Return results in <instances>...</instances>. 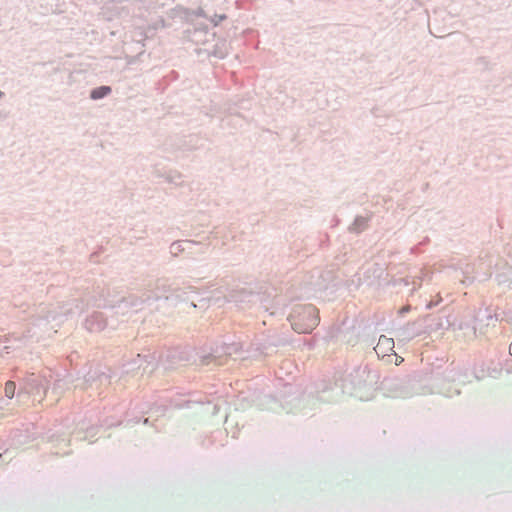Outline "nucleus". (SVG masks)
<instances>
[{
	"label": "nucleus",
	"instance_id": "nucleus-13",
	"mask_svg": "<svg viewBox=\"0 0 512 512\" xmlns=\"http://www.w3.org/2000/svg\"><path fill=\"white\" fill-rule=\"evenodd\" d=\"M367 226V219L362 216H358L350 226V231L359 233L364 230Z\"/></svg>",
	"mask_w": 512,
	"mask_h": 512
},
{
	"label": "nucleus",
	"instance_id": "nucleus-4",
	"mask_svg": "<svg viewBox=\"0 0 512 512\" xmlns=\"http://www.w3.org/2000/svg\"><path fill=\"white\" fill-rule=\"evenodd\" d=\"M85 328L90 332H100L107 326V320L101 312H93L85 320Z\"/></svg>",
	"mask_w": 512,
	"mask_h": 512
},
{
	"label": "nucleus",
	"instance_id": "nucleus-22",
	"mask_svg": "<svg viewBox=\"0 0 512 512\" xmlns=\"http://www.w3.org/2000/svg\"><path fill=\"white\" fill-rule=\"evenodd\" d=\"M409 310H410V306H409V305H407V306L402 307V308L399 310V313H400V314H404V313L408 312Z\"/></svg>",
	"mask_w": 512,
	"mask_h": 512
},
{
	"label": "nucleus",
	"instance_id": "nucleus-21",
	"mask_svg": "<svg viewBox=\"0 0 512 512\" xmlns=\"http://www.w3.org/2000/svg\"><path fill=\"white\" fill-rule=\"evenodd\" d=\"M98 381L100 382V384L108 382V377L105 374H101L98 376Z\"/></svg>",
	"mask_w": 512,
	"mask_h": 512
},
{
	"label": "nucleus",
	"instance_id": "nucleus-12",
	"mask_svg": "<svg viewBox=\"0 0 512 512\" xmlns=\"http://www.w3.org/2000/svg\"><path fill=\"white\" fill-rule=\"evenodd\" d=\"M111 93V87L109 86H100L93 89L90 93V98L93 100H99Z\"/></svg>",
	"mask_w": 512,
	"mask_h": 512
},
{
	"label": "nucleus",
	"instance_id": "nucleus-10",
	"mask_svg": "<svg viewBox=\"0 0 512 512\" xmlns=\"http://www.w3.org/2000/svg\"><path fill=\"white\" fill-rule=\"evenodd\" d=\"M203 51L208 56L212 55L214 57L222 59V58H224L228 54V47H227L226 42L224 40H221V41H218L217 44H215L213 49H209L207 47H204Z\"/></svg>",
	"mask_w": 512,
	"mask_h": 512
},
{
	"label": "nucleus",
	"instance_id": "nucleus-24",
	"mask_svg": "<svg viewBox=\"0 0 512 512\" xmlns=\"http://www.w3.org/2000/svg\"><path fill=\"white\" fill-rule=\"evenodd\" d=\"M413 336L407 335L404 337V339H411Z\"/></svg>",
	"mask_w": 512,
	"mask_h": 512
},
{
	"label": "nucleus",
	"instance_id": "nucleus-9",
	"mask_svg": "<svg viewBox=\"0 0 512 512\" xmlns=\"http://www.w3.org/2000/svg\"><path fill=\"white\" fill-rule=\"evenodd\" d=\"M26 382L27 385L31 387L32 390H35L37 393H39L40 390H42L43 393L45 394L47 391L48 381L45 377H39L32 374L27 378Z\"/></svg>",
	"mask_w": 512,
	"mask_h": 512
},
{
	"label": "nucleus",
	"instance_id": "nucleus-11",
	"mask_svg": "<svg viewBox=\"0 0 512 512\" xmlns=\"http://www.w3.org/2000/svg\"><path fill=\"white\" fill-rule=\"evenodd\" d=\"M83 310H84V305H83L82 301L75 299L65 306L63 314L66 316L79 315L83 312Z\"/></svg>",
	"mask_w": 512,
	"mask_h": 512
},
{
	"label": "nucleus",
	"instance_id": "nucleus-19",
	"mask_svg": "<svg viewBox=\"0 0 512 512\" xmlns=\"http://www.w3.org/2000/svg\"><path fill=\"white\" fill-rule=\"evenodd\" d=\"M194 15H195V16H198V17H206V13H205V11H204L202 8H198V9L194 12Z\"/></svg>",
	"mask_w": 512,
	"mask_h": 512
},
{
	"label": "nucleus",
	"instance_id": "nucleus-7",
	"mask_svg": "<svg viewBox=\"0 0 512 512\" xmlns=\"http://www.w3.org/2000/svg\"><path fill=\"white\" fill-rule=\"evenodd\" d=\"M393 349L394 340L385 335L380 336L377 345L374 347L376 354L382 357L386 356L388 352L393 351Z\"/></svg>",
	"mask_w": 512,
	"mask_h": 512
},
{
	"label": "nucleus",
	"instance_id": "nucleus-14",
	"mask_svg": "<svg viewBox=\"0 0 512 512\" xmlns=\"http://www.w3.org/2000/svg\"><path fill=\"white\" fill-rule=\"evenodd\" d=\"M5 396L9 399H12L15 395L16 384L13 381H7L5 383Z\"/></svg>",
	"mask_w": 512,
	"mask_h": 512
},
{
	"label": "nucleus",
	"instance_id": "nucleus-23",
	"mask_svg": "<svg viewBox=\"0 0 512 512\" xmlns=\"http://www.w3.org/2000/svg\"><path fill=\"white\" fill-rule=\"evenodd\" d=\"M59 388H61V381H57V383L54 385L53 387V391H56L58 390Z\"/></svg>",
	"mask_w": 512,
	"mask_h": 512
},
{
	"label": "nucleus",
	"instance_id": "nucleus-17",
	"mask_svg": "<svg viewBox=\"0 0 512 512\" xmlns=\"http://www.w3.org/2000/svg\"><path fill=\"white\" fill-rule=\"evenodd\" d=\"M227 18V16L225 14H221V15H215L214 17H212L210 19V21L215 25L217 26L220 22H222L223 20H225Z\"/></svg>",
	"mask_w": 512,
	"mask_h": 512
},
{
	"label": "nucleus",
	"instance_id": "nucleus-25",
	"mask_svg": "<svg viewBox=\"0 0 512 512\" xmlns=\"http://www.w3.org/2000/svg\"><path fill=\"white\" fill-rule=\"evenodd\" d=\"M10 348H11L10 346H4V347H3V349H5V350H7V351H8Z\"/></svg>",
	"mask_w": 512,
	"mask_h": 512
},
{
	"label": "nucleus",
	"instance_id": "nucleus-16",
	"mask_svg": "<svg viewBox=\"0 0 512 512\" xmlns=\"http://www.w3.org/2000/svg\"><path fill=\"white\" fill-rule=\"evenodd\" d=\"M400 283H403L404 285H409V284H413L414 287L412 289V291H414L416 289V277H412V278H401L399 280Z\"/></svg>",
	"mask_w": 512,
	"mask_h": 512
},
{
	"label": "nucleus",
	"instance_id": "nucleus-5",
	"mask_svg": "<svg viewBox=\"0 0 512 512\" xmlns=\"http://www.w3.org/2000/svg\"><path fill=\"white\" fill-rule=\"evenodd\" d=\"M214 38L215 33L209 32L207 27L194 29L189 34L190 41L195 43L196 45L206 46V44Z\"/></svg>",
	"mask_w": 512,
	"mask_h": 512
},
{
	"label": "nucleus",
	"instance_id": "nucleus-3",
	"mask_svg": "<svg viewBox=\"0 0 512 512\" xmlns=\"http://www.w3.org/2000/svg\"><path fill=\"white\" fill-rule=\"evenodd\" d=\"M475 318V315L471 311H465L459 316L455 317L452 320V327L457 330H468L470 329L471 336H476V330L472 326V322Z\"/></svg>",
	"mask_w": 512,
	"mask_h": 512
},
{
	"label": "nucleus",
	"instance_id": "nucleus-20",
	"mask_svg": "<svg viewBox=\"0 0 512 512\" xmlns=\"http://www.w3.org/2000/svg\"><path fill=\"white\" fill-rule=\"evenodd\" d=\"M85 381L90 386H92V383L96 381L95 375L94 374H89L88 378Z\"/></svg>",
	"mask_w": 512,
	"mask_h": 512
},
{
	"label": "nucleus",
	"instance_id": "nucleus-8",
	"mask_svg": "<svg viewBox=\"0 0 512 512\" xmlns=\"http://www.w3.org/2000/svg\"><path fill=\"white\" fill-rule=\"evenodd\" d=\"M195 244L190 240L175 241L170 245L169 251L174 257H177L185 251H190Z\"/></svg>",
	"mask_w": 512,
	"mask_h": 512
},
{
	"label": "nucleus",
	"instance_id": "nucleus-2",
	"mask_svg": "<svg viewBox=\"0 0 512 512\" xmlns=\"http://www.w3.org/2000/svg\"><path fill=\"white\" fill-rule=\"evenodd\" d=\"M292 328L298 333H310L319 323L318 310L313 305L294 308L289 316Z\"/></svg>",
	"mask_w": 512,
	"mask_h": 512
},
{
	"label": "nucleus",
	"instance_id": "nucleus-6",
	"mask_svg": "<svg viewBox=\"0 0 512 512\" xmlns=\"http://www.w3.org/2000/svg\"><path fill=\"white\" fill-rule=\"evenodd\" d=\"M160 359V356L156 355V353L152 354H145L141 355L138 354L136 359L133 360V362L130 364L132 367L130 370L134 369V365L138 364V367L140 368L143 363H146V366L143 368L144 371H146L149 366H151V369L154 368V364Z\"/></svg>",
	"mask_w": 512,
	"mask_h": 512
},
{
	"label": "nucleus",
	"instance_id": "nucleus-18",
	"mask_svg": "<svg viewBox=\"0 0 512 512\" xmlns=\"http://www.w3.org/2000/svg\"><path fill=\"white\" fill-rule=\"evenodd\" d=\"M441 297H438L437 299H435V301L431 300L427 305H426V308L427 309H431L435 306H437L440 302H441Z\"/></svg>",
	"mask_w": 512,
	"mask_h": 512
},
{
	"label": "nucleus",
	"instance_id": "nucleus-1",
	"mask_svg": "<svg viewBox=\"0 0 512 512\" xmlns=\"http://www.w3.org/2000/svg\"><path fill=\"white\" fill-rule=\"evenodd\" d=\"M196 292H197L196 287H194L192 285H188L184 288L169 289L168 294L154 293L153 295H151L150 293H144L142 296L132 294L127 297L115 299L114 297H112V291L109 288H107V289L102 290L101 297L103 299H102V301H99V303H97V306L104 307V308L110 307V308H119V309H121L122 307L123 308H125V307L139 308L143 303L150 302L151 300H157L161 297H164L166 299L174 297L176 299L185 301L188 299V297L186 296L188 293H196Z\"/></svg>",
	"mask_w": 512,
	"mask_h": 512
},
{
	"label": "nucleus",
	"instance_id": "nucleus-15",
	"mask_svg": "<svg viewBox=\"0 0 512 512\" xmlns=\"http://www.w3.org/2000/svg\"><path fill=\"white\" fill-rule=\"evenodd\" d=\"M450 326H452V321L449 318L440 319L439 323L437 324V329H446Z\"/></svg>",
	"mask_w": 512,
	"mask_h": 512
}]
</instances>
